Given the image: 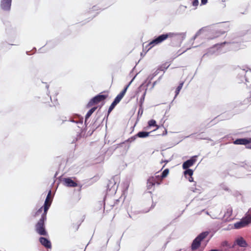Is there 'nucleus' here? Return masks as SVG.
Listing matches in <instances>:
<instances>
[{
	"instance_id": "nucleus-1",
	"label": "nucleus",
	"mask_w": 251,
	"mask_h": 251,
	"mask_svg": "<svg viewBox=\"0 0 251 251\" xmlns=\"http://www.w3.org/2000/svg\"><path fill=\"white\" fill-rule=\"evenodd\" d=\"M184 35L183 33H177L173 32H169L166 34L160 35L151 41L148 44V50H150L153 47L161 44L168 38L171 39L172 42L174 40H176L177 43L176 44V46H179L181 42L180 38H183ZM173 46H175V45H173Z\"/></svg>"
},
{
	"instance_id": "nucleus-2",
	"label": "nucleus",
	"mask_w": 251,
	"mask_h": 251,
	"mask_svg": "<svg viewBox=\"0 0 251 251\" xmlns=\"http://www.w3.org/2000/svg\"><path fill=\"white\" fill-rule=\"evenodd\" d=\"M46 219L47 214L43 213L41 218L35 225V230L36 232L40 235L48 236V232L45 229V222L46 221Z\"/></svg>"
},
{
	"instance_id": "nucleus-3",
	"label": "nucleus",
	"mask_w": 251,
	"mask_h": 251,
	"mask_svg": "<svg viewBox=\"0 0 251 251\" xmlns=\"http://www.w3.org/2000/svg\"><path fill=\"white\" fill-rule=\"evenodd\" d=\"M250 223H251V208L249 209L244 217L234 224V227L236 229H239L247 226Z\"/></svg>"
},
{
	"instance_id": "nucleus-4",
	"label": "nucleus",
	"mask_w": 251,
	"mask_h": 251,
	"mask_svg": "<svg viewBox=\"0 0 251 251\" xmlns=\"http://www.w3.org/2000/svg\"><path fill=\"white\" fill-rule=\"evenodd\" d=\"M207 231L203 232L200 233L193 241L191 249L192 251H196L201 246V241L205 239L208 235Z\"/></svg>"
},
{
	"instance_id": "nucleus-5",
	"label": "nucleus",
	"mask_w": 251,
	"mask_h": 251,
	"mask_svg": "<svg viewBox=\"0 0 251 251\" xmlns=\"http://www.w3.org/2000/svg\"><path fill=\"white\" fill-rule=\"evenodd\" d=\"M108 97V95H98L93 98L88 103L87 105V107H90L93 105L98 104L99 102L105 100Z\"/></svg>"
},
{
	"instance_id": "nucleus-6",
	"label": "nucleus",
	"mask_w": 251,
	"mask_h": 251,
	"mask_svg": "<svg viewBox=\"0 0 251 251\" xmlns=\"http://www.w3.org/2000/svg\"><path fill=\"white\" fill-rule=\"evenodd\" d=\"M52 201V198L51 197V191L50 190L48 192V194L45 201L44 204L43 205L44 212L43 213H45L46 214H47L48 210H49L50 207L51 205Z\"/></svg>"
},
{
	"instance_id": "nucleus-7",
	"label": "nucleus",
	"mask_w": 251,
	"mask_h": 251,
	"mask_svg": "<svg viewBox=\"0 0 251 251\" xmlns=\"http://www.w3.org/2000/svg\"><path fill=\"white\" fill-rule=\"evenodd\" d=\"M131 82V81L128 85H127L125 87V88L120 92V93L115 98L113 102H114L116 104H117L118 103H119L120 101L123 98Z\"/></svg>"
},
{
	"instance_id": "nucleus-8",
	"label": "nucleus",
	"mask_w": 251,
	"mask_h": 251,
	"mask_svg": "<svg viewBox=\"0 0 251 251\" xmlns=\"http://www.w3.org/2000/svg\"><path fill=\"white\" fill-rule=\"evenodd\" d=\"M131 82V81L128 85H127L125 87V88L120 92V93L115 98L113 102H114L116 104H117L118 103H119L120 101L123 98Z\"/></svg>"
},
{
	"instance_id": "nucleus-9",
	"label": "nucleus",
	"mask_w": 251,
	"mask_h": 251,
	"mask_svg": "<svg viewBox=\"0 0 251 251\" xmlns=\"http://www.w3.org/2000/svg\"><path fill=\"white\" fill-rule=\"evenodd\" d=\"M196 162V156H193L190 159L184 162L182 164L183 169H188L192 167Z\"/></svg>"
},
{
	"instance_id": "nucleus-10",
	"label": "nucleus",
	"mask_w": 251,
	"mask_h": 251,
	"mask_svg": "<svg viewBox=\"0 0 251 251\" xmlns=\"http://www.w3.org/2000/svg\"><path fill=\"white\" fill-rule=\"evenodd\" d=\"M11 5V0H1V8L4 10H9Z\"/></svg>"
},
{
	"instance_id": "nucleus-11",
	"label": "nucleus",
	"mask_w": 251,
	"mask_h": 251,
	"mask_svg": "<svg viewBox=\"0 0 251 251\" xmlns=\"http://www.w3.org/2000/svg\"><path fill=\"white\" fill-rule=\"evenodd\" d=\"M39 242L43 246L47 249H50L51 248L50 241L46 238L40 237L39 238Z\"/></svg>"
},
{
	"instance_id": "nucleus-12",
	"label": "nucleus",
	"mask_w": 251,
	"mask_h": 251,
	"mask_svg": "<svg viewBox=\"0 0 251 251\" xmlns=\"http://www.w3.org/2000/svg\"><path fill=\"white\" fill-rule=\"evenodd\" d=\"M235 243L241 247H247L248 244L247 243L245 240L242 237L238 238L235 240Z\"/></svg>"
},
{
	"instance_id": "nucleus-13",
	"label": "nucleus",
	"mask_w": 251,
	"mask_h": 251,
	"mask_svg": "<svg viewBox=\"0 0 251 251\" xmlns=\"http://www.w3.org/2000/svg\"><path fill=\"white\" fill-rule=\"evenodd\" d=\"M64 181L65 185L68 187H75L77 186V184L70 178H65Z\"/></svg>"
},
{
	"instance_id": "nucleus-14",
	"label": "nucleus",
	"mask_w": 251,
	"mask_h": 251,
	"mask_svg": "<svg viewBox=\"0 0 251 251\" xmlns=\"http://www.w3.org/2000/svg\"><path fill=\"white\" fill-rule=\"evenodd\" d=\"M156 184V181L153 176L150 177L147 180V187L148 189H151Z\"/></svg>"
},
{
	"instance_id": "nucleus-15",
	"label": "nucleus",
	"mask_w": 251,
	"mask_h": 251,
	"mask_svg": "<svg viewBox=\"0 0 251 251\" xmlns=\"http://www.w3.org/2000/svg\"><path fill=\"white\" fill-rule=\"evenodd\" d=\"M248 138H239L233 141V144L235 145H245L247 144V140Z\"/></svg>"
},
{
	"instance_id": "nucleus-16",
	"label": "nucleus",
	"mask_w": 251,
	"mask_h": 251,
	"mask_svg": "<svg viewBox=\"0 0 251 251\" xmlns=\"http://www.w3.org/2000/svg\"><path fill=\"white\" fill-rule=\"evenodd\" d=\"M150 132L146 131H140L135 136H137L139 138H145L148 137L150 135Z\"/></svg>"
},
{
	"instance_id": "nucleus-17",
	"label": "nucleus",
	"mask_w": 251,
	"mask_h": 251,
	"mask_svg": "<svg viewBox=\"0 0 251 251\" xmlns=\"http://www.w3.org/2000/svg\"><path fill=\"white\" fill-rule=\"evenodd\" d=\"M148 126L149 127L155 126L156 127L155 130L158 129L159 128V126L157 125L156 124V121L153 119L149 121Z\"/></svg>"
},
{
	"instance_id": "nucleus-18",
	"label": "nucleus",
	"mask_w": 251,
	"mask_h": 251,
	"mask_svg": "<svg viewBox=\"0 0 251 251\" xmlns=\"http://www.w3.org/2000/svg\"><path fill=\"white\" fill-rule=\"evenodd\" d=\"M235 244H234V245H231L230 244H229L228 243V242L227 241H223L221 244V246L222 247H226V248H234V246H235Z\"/></svg>"
},
{
	"instance_id": "nucleus-19",
	"label": "nucleus",
	"mask_w": 251,
	"mask_h": 251,
	"mask_svg": "<svg viewBox=\"0 0 251 251\" xmlns=\"http://www.w3.org/2000/svg\"><path fill=\"white\" fill-rule=\"evenodd\" d=\"M97 107H94L88 111L85 116V122H86L87 120L91 116L93 113L97 109Z\"/></svg>"
},
{
	"instance_id": "nucleus-20",
	"label": "nucleus",
	"mask_w": 251,
	"mask_h": 251,
	"mask_svg": "<svg viewBox=\"0 0 251 251\" xmlns=\"http://www.w3.org/2000/svg\"><path fill=\"white\" fill-rule=\"evenodd\" d=\"M186 170L184 172V175L186 177L190 176H192L193 175V171L192 169H185Z\"/></svg>"
},
{
	"instance_id": "nucleus-21",
	"label": "nucleus",
	"mask_w": 251,
	"mask_h": 251,
	"mask_svg": "<svg viewBox=\"0 0 251 251\" xmlns=\"http://www.w3.org/2000/svg\"><path fill=\"white\" fill-rule=\"evenodd\" d=\"M183 85V82L180 83L179 85L177 86L176 90V96L179 93L180 90L182 89V86Z\"/></svg>"
},
{
	"instance_id": "nucleus-22",
	"label": "nucleus",
	"mask_w": 251,
	"mask_h": 251,
	"mask_svg": "<svg viewBox=\"0 0 251 251\" xmlns=\"http://www.w3.org/2000/svg\"><path fill=\"white\" fill-rule=\"evenodd\" d=\"M117 104H116L114 102L111 103L110 105L108 110V115L110 113V112L113 110V109L115 108Z\"/></svg>"
},
{
	"instance_id": "nucleus-23",
	"label": "nucleus",
	"mask_w": 251,
	"mask_h": 251,
	"mask_svg": "<svg viewBox=\"0 0 251 251\" xmlns=\"http://www.w3.org/2000/svg\"><path fill=\"white\" fill-rule=\"evenodd\" d=\"M153 177L155 179L156 184L157 185H160L161 184V180H160L159 175H156L155 176H153Z\"/></svg>"
},
{
	"instance_id": "nucleus-24",
	"label": "nucleus",
	"mask_w": 251,
	"mask_h": 251,
	"mask_svg": "<svg viewBox=\"0 0 251 251\" xmlns=\"http://www.w3.org/2000/svg\"><path fill=\"white\" fill-rule=\"evenodd\" d=\"M169 173V170L168 169H165L163 172L162 173L161 175H163L165 177H167Z\"/></svg>"
},
{
	"instance_id": "nucleus-25",
	"label": "nucleus",
	"mask_w": 251,
	"mask_h": 251,
	"mask_svg": "<svg viewBox=\"0 0 251 251\" xmlns=\"http://www.w3.org/2000/svg\"><path fill=\"white\" fill-rule=\"evenodd\" d=\"M247 144L246 145V148L251 149V138H248Z\"/></svg>"
},
{
	"instance_id": "nucleus-26",
	"label": "nucleus",
	"mask_w": 251,
	"mask_h": 251,
	"mask_svg": "<svg viewBox=\"0 0 251 251\" xmlns=\"http://www.w3.org/2000/svg\"><path fill=\"white\" fill-rule=\"evenodd\" d=\"M145 95H146V93H144V94L143 95V96H142V97L140 99V106H142V104H143V103L144 102V100H145Z\"/></svg>"
},
{
	"instance_id": "nucleus-27",
	"label": "nucleus",
	"mask_w": 251,
	"mask_h": 251,
	"mask_svg": "<svg viewBox=\"0 0 251 251\" xmlns=\"http://www.w3.org/2000/svg\"><path fill=\"white\" fill-rule=\"evenodd\" d=\"M192 0V3L193 6H194L195 7H197L199 4V0Z\"/></svg>"
},
{
	"instance_id": "nucleus-28",
	"label": "nucleus",
	"mask_w": 251,
	"mask_h": 251,
	"mask_svg": "<svg viewBox=\"0 0 251 251\" xmlns=\"http://www.w3.org/2000/svg\"><path fill=\"white\" fill-rule=\"evenodd\" d=\"M43 209H44L43 206L37 211V212L35 213V215H34V217H36L37 216L39 215V214L42 211Z\"/></svg>"
},
{
	"instance_id": "nucleus-29",
	"label": "nucleus",
	"mask_w": 251,
	"mask_h": 251,
	"mask_svg": "<svg viewBox=\"0 0 251 251\" xmlns=\"http://www.w3.org/2000/svg\"><path fill=\"white\" fill-rule=\"evenodd\" d=\"M136 137L137 136H135V135L133 136V137H131L130 138L128 139L127 140V141H130V142H131L132 141H134L136 139Z\"/></svg>"
},
{
	"instance_id": "nucleus-30",
	"label": "nucleus",
	"mask_w": 251,
	"mask_h": 251,
	"mask_svg": "<svg viewBox=\"0 0 251 251\" xmlns=\"http://www.w3.org/2000/svg\"><path fill=\"white\" fill-rule=\"evenodd\" d=\"M201 30H199L195 35L194 38L196 39L201 34Z\"/></svg>"
},
{
	"instance_id": "nucleus-31",
	"label": "nucleus",
	"mask_w": 251,
	"mask_h": 251,
	"mask_svg": "<svg viewBox=\"0 0 251 251\" xmlns=\"http://www.w3.org/2000/svg\"><path fill=\"white\" fill-rule=\"evenodd\" d=\"M230 249L231 248H224L223 249H222L221 250H220V251H230Z\"/></svg>"
},
{
	"instance_id": "nucleus-32",
	"label": "nucleus",
	"mask_w": 251,
	"mask_h": 251,
	"mask_svg": "<svg viewBox=\"0 0 251 251\" xmlns=\"http://www.w3.org/2000/svg\"><path fill=\"white\" fill-rule=\"evenodd\" d=\"M208 0H201V4L204 5L207 2Z\"/></svg>"
},
{
	"instance_id": "nucleus-33",
	"label": "nucleus",
	"mask_w": 251,
	"mask_h": 251,
	"mask_svg": "<svg viewBox=\"0 0 251 251\" xmlns=\"http://www.w3.org/2000/svg\"><path fill=\"white\" fill-rule=\"evenodd\" d=\"M159 177L160 180H161V182H162L163 179L164 178H165L164 176H163V175H159Z\"/></svg>"
},
{
	"instance_id": "nucleus-34",
	"label": "nucleus",
	"mask_w": 251,
	"mask_h": 251,
	"mask_svg": "<svg viewBox=\"0 0 251 251\" xmlns=\"http://www.w3.org/2000/svg\"><path fill=\"white\" fill-rule=\"evenodd\" d=\"M188 179L190 182H193L194 181L193 177H192V176H189L188 177Z\"/></svg>"
},
{
	"instance_id": "nucleus-35",
	"label": "nucleus",
	"mask_w": 251,
	"mask_h": 251,
	"mask_svg": "<svg viewBox=\"0 0 251 251\" xmlns=\"http://www.w3.org/2000/svg\"><path fill=\"white\" fill-rule=\"evenodd\" d=\"M192 191L194 192H200V189H193V188H192Z\"/></svg>"
},
{
	"instance_id": "nucleus-36",
	"label": "nucleus",
	"mask_w": 251,
	"mask_h": 251,
	"mask_svg": "<svg viewBox=\"0 0 251 251\" xmlns=\"http://www.w3.org/2000/svg\"><path fill=\"white\" fill-rule=\"evenodd\" d=\"M209 251H220L219 250H217V249H212Z\"/></svg>"
}]
</instances>
